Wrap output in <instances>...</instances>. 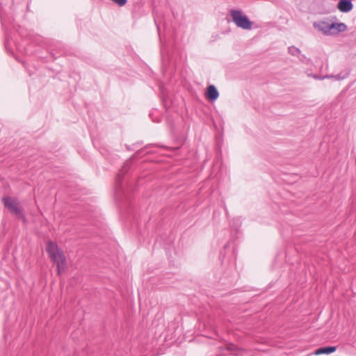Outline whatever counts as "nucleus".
Listing matches in <instances>:
<instances>
[{
  "mask_svg": "<svg viewBox=\"0 0 356 356\" xmlns=\"http://www.w3.org/2000/svg\"><path fill=\"white\" fill-rule=\"evenodd\" d=\"M2 202L4 207L17 218L22 220L24 223L26 222V216L22 209L19 207V201L16 198L5 196L2 198Z\"/></svg>",
  "mask_w": 356,
  "mask_h": 356,
  "instance_id": "obj_1",
  "label": "nucleus"
},
{
  "mask_svg": "<svg viewBox=\"0 0 356 356\" xmlns=\"http://www.w3.org/2000/svg\"><path fill=\"white\" fill-rule=\"evenodd\" d=\"M229 13L232 19V22L236 25L237 27L245 30L251 29L252 22L245 15H243L241 10L232 9Z\"/></svg>",
  "mask_w": 356,
  "mask_h": 356,
  "instance_id": "obj_2",
  "label": "nucleus"
},
{
  "mask_svg": "<svg viewBox=\"0 0 356 356\" xmlns=\"http://www.w3.org/2000/svg\"><path fill=\"white\" fill-rule=\"evenodd\" d=\"M57 266V271L58 274H60L61 270L65 268V259L62 251L59 250L56 252L54 257H50Z\"/></svg>",
  "mask_w": 356,
  "mask_h": 356,
  "instance_id": "obj_3",
  "label": "nucleus"
},
{
  "mask_svg": "<svg viewBox=\"0 0 356 356\" xmlns=\"http://www.w3.org/2000/svg\"><path fill=\"white\" fill-rule=\"evenodd\" d=\"M333 26L334 25H331V23L325 22H319L314 23V26L318 31H322L324 34H331L332 27H333Z\"/></svg>",
  "mask_w": 356,
  "mask_h": 356,
  "instance_id": "obj_4",
  "label": "nucleus"
},
{
  "mask_svg": "<svg viewBox=\"0 0 356 356\" xmlns=\"http://www.w3.org/2000/svg\"><path fill=\"white\" fill-rule=\"evenodd\" d=\"M206 97L211 102H213L218 98L219 92L215 86L209 85L207 87Z\"/></svg>",
  "mask_w": 356,
  "mask_h": 356,
  "instance_id": "obj_5",
  "label": "nucleus"
},
{
  "mask_svg": "<svg viewBox=\"0 0 356 356\" xmlns=\"http://www.w3.org/2000/svg\"><path fill=\"white\" fill-rule=\"evenodd\" d=\"M353 8V4L350 0H340L337 4V8L343 13H348Z\"/></svg>",
  "mask_w": 356,
  "mask_h": 356,
  "instance_id": "obj_6",
  "label": "nucleus"
},
{
  "mask_svg": "<svg viewBox=\"0 0 356 356\" xmlns=\"http://www.w3.org/2000/svg\"><path fill=\"white\" fill-rule=\"evenodd\" d=\"M131 165V161H127L124 163L122 169L120 170L119 174L118 175L117 179H116L117 184L119 185V186H120V185H121V183L122 181V177H123L124 175H125L128 172Z\"/></svg>",
  "mask_w": 356,
  "mask_h": 356,
  "instance_id": "obj_7",
  "label": "nucleus"
},
{
  "mask_svg": "<svg viewBox=\"0 0 356 356\" xmlns=\"http://www.w3.org/2000/svg\"><path fill=\"white\" fill-rule=\"evenodd\" d=\"M331 25H334L332 27L331 34H337L340 32H343L347 29V26L344 23H331Z\"/></svg>",
  "mask_w": 356,
  "mask_h": 356,
  "instance_id": "obj_8",
  "label": "nucleus"
},
{
  "mask_svg": "<svg viewBox=\"0 0 356 356\" xmlns=\"http://www.w3.org/2000/svg\"><path fill=\"white\" fill-rule=\"evenodd\" d=\"M337 346H325L317 348L314 353L316 355L322 354H330L336 351Z\"/></svg>",
  "mask_w": 356,
  "mask_h": 356,
  "instance_id": "obj_9",
  "label": "nucleus"
},
{
  "mask_svg": "<svg viewBox=\"0 0 356 356\" xmlns=\"http://www.w3.org/2000/svg\"><path fill=\"white\" fill-rule=\"evenodd\" d=\"M46 250L49 254V257H54V254L58 252L60 250L54 243L49 241L47 243Z\"/></svg>",
  "mask_w": 356,
  "mask_h": 356,
  "instance_id": "obj_10",
  "label": "nucleus"
},
{
  "mask_svg": "<svg viewBox=\"0 0 356 356\" xmlns=\"http://www.w3.org/2000/svg\"><path fill=\"white\" fill-rule=\"evenodd\" d=\"M350 72V70H347L344 72H341L338 74L334 75V78L338 81L343 80V79H346L347 77H348Z\"/></svg>",
  "mask_w": 356,
  "mask_h": 356,
  "instance_id": "obj_11",
  "label": "nucleus"
},
{
  "mask_svg": "<svg viewBox=\"0 0 356 356\" xmlns=\"http://www.w3.org/2000/svg\"><path fill=\"white\" fill-rule=\"evenodd\" d=\"M288 51L289 53L292 55V56H299V55H300V49L294 47V46H291V47H289V49H288Z\"/></svg>",
  "mask_w": 356,
  "mask_h": 356,
  "instance_id": "obj_12",
  "label": "nucleus"
},
{
  "mask_svg": "<svg viewBox=\"0 0 356 356\" xmlns=\"http://www.w3.org/2000/svg\"><path fill=\"white\" fill-rule=\"evenodd\" d=\"M226 349L231 352H234V351L239 350L238 347L233 343H229V344L227 345Z\"/></svg>",
  "mask_w": 356,
  "mask_h": 356,
  "instance_id": "obj_13",
  "label": "nucleus"
},
{
  "mask_svg": "<svg viewBox=\"0 0 356 356\" xmlns=\"http://www.w3.org/2000/svg\"><path fill=\"white\" fill-rule=\"evenodd\" d=\"M112 1L113 2H115V3H117L120 6H124L127 2V0H112Z\"/></svg>",
  "mask_w": 356,
  "mask_h": 356,
  "instance_id": "obj_14",
  "label": "nucleus"
},
{
  "mask_svg": "<svg viewBox=\"0 0 356 356\" xmlns=\"http://www.w3.org/2000/svg\"><path fill=\"white\" fill-rule=\"evenodd\" d=\"M298 57L299 58V59H300V60L301 62H305V60L306 59V56L305 55H303V54H301Z\"/></svg>",
  "mask_w": 356,
  "mask_h": 356,
  "instance_id": "obj_15",
  "label": "nucleus"
},
{
  "mask_svg": "<svg viewBox=\"0 0 356 356\" xmlns=\"http://www.w3.org/2000/svg\"><path fill=\"white\" fill-rule=\"evenodd\" d=\"M330 78H334V75H332V74H331V75H325V76L322 77V79H330Z\"/></svg>",
  "mask_w": 356,
  "mask_h": 356,
  "instance_id": "obj_16",
  "label": "nucleus"
},
{
  "mask_svg": "<svg viewBox=\"0 0 356 356\" xmlns=\"http://www.w3.org/2000/svg\"><path fill=\"white\" fill-rule=\"evenodd\" d=\"M313 77H314L315 79H322V77H323V76H318V75L315 74V75H313Z\"/></svg>",
  "mask_w": 356,
  "mask_h": 356,
  "instance_id": "obj_17",
  "label": "nucleus"
}]
</instances>
